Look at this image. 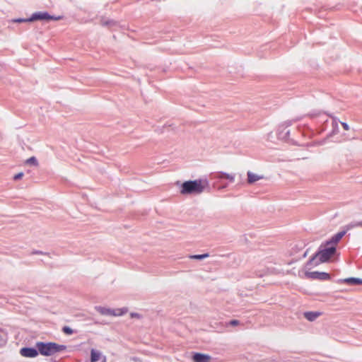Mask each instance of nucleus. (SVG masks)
<instances>
[{
    "label": "nucleus",
    "instance_id": "f257e3e1",
    "mask_svg": "<svg viewBox=\"0 0 362 362\" xmlns=\"http://www.w3.org/2000/svg\"><path fill=\"white\" fill-rule=\"evenodd\" d=\"M327 245L322 244L317 251L309 259L305 265V269L310 270L311 269L323 263L328 262L330 258L336 252L334 246L327 247Z\"/></svg>",
    "mask_w": 362,
    "mask_h": 362
},
{
    "label": "nucleus",
    "instance_id": "f03ea898",
    "mask_svg": "<svg viewBox=\"0 0 362 362\" xmlns=\"http://www.w3.org/2000/svg\"><path fill=\"white\" fill-rule=\"evenodd\" d=\"M211 187L206 178L187 180L180 185V193L184 195L201 194L204 192H209Z\"/></svg>",
    "mask_w": 362,
    "mask_h": 362
},
{
    "label": "nucleus",
    "instance_id": "7ed1b4c3",
    "mask_svg": "<svg viewBox=\"0 0 362 362\" xmlns=\"http://www.w3.org/2000/svg\"><path fill=\"white\" fill-rule=\"evenodd\" d=\"M63 18L62 16H54L49 14L47 11H37L28 18H24V23L33 22L35 21H58Z\"/></svg>",
    "mask_w": 362,
    "mask_h": 362
},
{
    "label": "nucleus",
    "instance_id": "20e7f679",
    "mask_svg": "<svg viewBox=\"0 0 362 362\" xmlns=\"http://www.w3.org/2000/svg\"><path fill=\"white\" fill-rule=\"evenodd\" d=\"M95 309L103 315L107 316H122L127 313V308H122L119 309H111L102 306H95Z\"/></svg>",
    "mask_w": 362,
    "mask_h": 362
},
{
    "label": "nucleus",
    "instance_id": "39448f33",
    "mask_svg": "<svg viewBox=\"0 0 362 362\" xmlns=\"http://www.w3.org/2000/svg\"><path fill=\"white\" fill-rule=\"evenodd\" d=\"M36 347L39 349L40 354L45 356H49L54 354V342L37 341Z\"/></svg>",
    "mask_w": 362,
    "mask_h": 362
},
{
    "label": "nucleus",
    "instance_id": "423d86ee",
    "mask_svg": "<svg viewBox=\"0 0 362 362\" xmlns=\"http://www.w3.org/2000/svg\"><path fill=\"white\" fill-rule=\"evenodd\" d=\"M292 124V121H286L281 124L277 129V136L279 139L287 140L290 135L288 127Z\"/></svg>",
    "mask_w": 362,
    "mask_h": 362
},
{
    "label": "nucleus",
    "instance_id": "0eeeda50",
    "mask_svg": "<svg viewBox=\"0 0 362 362\" xmlns=\"http://www.w3.org/2000/svg\"><path fill=\"white\" fill-rule=\"evenodd\" d=\"M354 223H350L344 227V229L334 234L329 240L325 242V245L337 243L347 233L348 230L354 228Z\"/></svg>",
    "mask_w": 362,
    "mask_h": 362
},
{
    "label": "nucleus",
    "instance_id": "6e6552de",
    "mask_svg": "<svg viewBox=\"0 0 362 362\" xmlns=\"http://www.w3.org/2000/svg\"><path fill=\"white\" fill-rule=\"evenodd\" d=\"M305 275L307 278L311 279H319V280H329L331 279L330 274L325 272H308L306 271Z\"/></svg>",
    "mask_w": 362,
    "mask_h": 362
},
{
    "label": "nucleus",
    "instance_id": "1a4fd4ad",
    "mask_svg": "<svg viewBox=\"0 0 362 362\" xmlns=\"http://www.w3.org/2000/svg\"><path fill=\"white\" fill-rule=\"evenodd\" d=\"M192 358L194 362H209L211 359V356L206 354L195 352L193 354Z\"/></svg>",
    "mask_w": 362,
    "mask_h": 362
},
{
    "label": "nucleus",
    "instance_id": "9d476101",
    "mask_svg": "<svg viewBox=\"0 0 362 362\" xmlns=\"http://www.w3.org/2000/svg\"><path fill=\"white\" fill-rule=\"evenodd\" d=\"M40 354L39 349L35 347H24V356L34 358Z\"/></svg>",
    "mask_w": 362,
    "mask_h": 362
},
{
    "label": "nucleus",
    "instance_id": "9b49d317",
    "mask_svg": "<svg viewBox=\"0 0 362 362\" xmlns=\"http://www.w3.org/2000/svg\"><path fill=\"white\" fill-rule=\"evenodd\" d=\"M339 282L346 283L351 285H360L362 284V279L357 277H349L343 279H339Z\"/></svg>",
    "mask_w": 362,
    "mask_h": 362
},
{
    "label": "nucleus",
    "instance_id": "f8f14e48",
    "mask_svg": "<svg viewBox=\"0 0 362 362\" xmlns=\"http://www.w3.org/2000/svg\"><path fill=\"white\" fill-rule=\"evenodd\" d=\"M28 165L33 167L34 169H37L39 166V163L36 157L32 156L24 160V168Z\"/></svg>",
    "mask_w": 362,
    "mask_h": 362
},
{
    "label": "nucleus",
    "instance_id": "ddd939ff",
    "mask_svg": "<svg viewBox=\"0 0 362 362\" xmlns=\"http://www.w3.org/2000/svg\"><path fill=\"white\" fill-rule=\"evenodd\" d=\"M320 314L321 313L320 312L308 311L304 313V316L308 321L313 322L315 320Z\"/></svg>",
    "mask_w": 362,
    "mask_h": 362
},
{
    "label": "nucleus",
    "instance_id": "4468645a",
    "mask_svg": "<svg viewBox=\"0 0 362 362\" xmlns=\"http://www.w3.org/2000/svg\"><path fill=\"white\" fill-rule=\"evenodd\" d=\"M247 182L250 184L254 183L255 182L263 178V176L256 175L251 171H248L247 173Z\"/></svg>",
    "mask_w": 362,
    "mask_h": 362
},
{
    "label": "nucleus",
    "instance_id": "2eb2a0df",
    "mask_svg": "<svg viewBox=\"0 0 362 362\" xmlns=\"http://www.w3.org/2000/svg\"><path fill=\"white\" fill-rule=\"evenodd\" d=\"M101 352L100 351H98L95 349H92L90 350V361L91 362H96L100 360L101 357Z\"/></svg>",
    "mask_w": 362,
    "mask_h": 362
},
{
    "label": "nucleus",
    "instance_id": "dca6fc26",
    "mask_svg": "<svg viewBox=\"0 0 362 362\" xmlns=\"http://www.w3.org/2000/svg\"><path fill=\"white\" fill-rule=\"evenodd\" d=\"M209 257V253H204V254H202V255H192L189 256V258L192 259L202 260V259H204Z\"/></svg>",
    "mask_w": 362,
    "mask_h": 362
},
{
    "label": "nucleus",
    "instance_id": "f3484780",
    "mask_svg": "<svg viewBox=\"0 0 362 362\" xmlns=\"http://www.w3.org/2000/svg\"><path fill=\"white\" fill-rule=\"evenodd\" d=\"M54 354L62 351L66 349V346L63 344H58L54 342Z\"/></svg>",
    "mask_w": 362,
    "mask_h": 362
},
{
    "label": "nucleus",
    "instance_id": "a211bd4d",
    "mask_svg": "<svg viewBox=\"0 0 362 362\" xmlns=\"http://www.w3.org/2000/svg\"><path fill=\"white\" fill-rule=\"evenodd\" d=\"M332 131L330 132V133L328 134L329 136H332L334 134H337L339 132V125L337 124H336V123L332 124Z\"/></svg>",
    "mask_w": 362,
    "mask_h": 362
},
{
    "label": "nucleus",
    "instance_id": "6ab92c4d",
    "mask_svg": "<svg viewBox=\"0 0 362 362\" xmlns=\"http://www.w3.org/2000/svg\"><path fill=\"white\" fill-rule=\"evenodd\" d=\"M7 340V336L4 331L0 329V345L6 343Z\"/></svg>",
    "mask_w": 362,
    "mask_h": 362
},
{
    "label": "nucleus",
    "instance_id": "aec40b11",
    "mask_svg": "<svg viewBox=\"0 0 362 362\" xmlns=\"http://www.w3.org/2000/svg\"><path fill=\"white\" fill-rule=\"evenodd\" d=\"M221 173L225 176L228 180H229L230 182H233L235 180V175H231L225 172H221Z\"/></svg>",
    "mask_w": 362,
    "mask_h": 362
},
{
    "label": "nucleus",
    "instance_id": "412c9836",
    "mask_svg": "<svg viewBox=\"0 0 362 362\" xmlns=\"http://www.w3.org/2000/svg\"><path fill=\"white\" fill-rule=\"evenodd\" d=\"M62 331L65 334H69V335H71V334H72L74 333V330L70 327H68V326H64L62 328Z\"/></svg>",
    "mask_w": 362,
    "mask_h": 362
},
{
    "label": "nucleus",
    "instance_id": "4be33fe9",
    "mask_svg": "<svg viewBox=\"0 0 362 362\" xmlns=\"http://www.w3.org/2000/svg\"><path fill=\"white\" fill-rule=\"evenodd\" d=\"M102 24L104 26H109V25H114L116 24V23L112 20H108V21H103Z\"/></svg>",
    "mask_w": 362,
    "mask_h": 362
},
{
    "label": "nucleus",
    "instance_id": "5701e85b",
    "mask_svg": "<svg viewBox=\"0 0 362 362\" xmlns=\"http://www.w3.org/2000/svg\"><path fill=\"white\" fill-rule=\"evenodd\" d=\"M328 115L332 119V124L336 123V124H337L339 125V123L341 122L339 121V119L337 117L333 116L332 115L328 114Z\"/></svg>",
    "mask_w": 362,
    "mask_h": 362
},
{
    "label": "nucleus",
    "instance_id": "b1692460",
    "mask_svg": "<svg viewBox=\"0 0 362 362\" xmlns=\"http://www.w3.org/2000/svg\"><path fill=\"white\" fill-rule=\"evenodd\" d=\"M31 255H47V253L43 252L42 251L40 250H33L31 252Z\"/></svg>",
    "mask_w": 362,
    "mask_h": 362
},
{
    "label": "nucleus",
    "instance_id": "393cba45",
    "mask_svg": "<svg viewBox=\"0 0 362 362\" xmlns=\"http://www.w3.org/2000/svg\"><path fill=\"white\" fill-rule=\"evenodd\" d=\"M230 325L235 326L240 324V322L237 320H230L228 323Z\"/></svg>",
    "mask_w": 362,
    "mask_h": 362
},
{
    "label": "nucleus",
    "instance_id": "a878e982",
    "mask_svg": "<svg viewBox=\"0 0 362 362\" xmlns=\"http://www.w3.org/2000/svg\"><path fill=\"white\" fill-rule=\"evenodd\" d=\"M130 316L133 318V317H136V318H141V315L137 313H131L130 314Z\"/></svg>",
    "mask_w": 362,
    "mask_h": 362
},
{
    "label": "nucleus",
    "instance_id": "bb28decb",
    "mask_svg": "<svg viewBox=\"0 0 362 362\" xmlns=\"http://www.w3.org/2000/svg\"><path fill=\"white\" fill-rule=\"evenodd\" d=\"M341 124L342 125L343 128L345 130H349V125L346 122H341Z\"/></svg>",
    "mask_w": 362,
    "mask_h": 362
},
{
    "label": "nucleus",
    "instance_id": "cd10ccee",
    "mask_svg": "<svg viewBox=\"0 0 362 362\" xmlns=\"http://www.w3.org/2000/svg\"><path fill=\"white\" fill-rule=\"evenodd\" d=\"M23 177V172H21L16 175H14L13 177V179L14 180H18V179H20Z\"/></svg>",
    "mask_w": 362,
    "mask_h": 362
},
{
    "label": "nucleus",
    "instance_id": "c85d7f7f",
    "mask_svg": "<svg viewBox=\"0 0 362 362\" xmlns=\"http://www.w3.org/2000/svg\"><path fill=\"white\" fill-rule=\"evenodd\" d=\"M354 227L362 226V221L354 223Z\"/></svg>",
    "mask_w": 362,
    "mask_h": 362
},
{
    "label": "nucleus",
    "instance_id": "c756f323",
    "mask_svg": "<svg viewBox=\"0 0 362 362\" xmlns=\"http://www.w3.org/2000/svg\"><path fill=\"white\" fill-rule=\"evenodd\" d=\"M13 21H15V22H18V23H21V22H23V18H18V19L13 20Z\"/></svg>",
    "mask_w": 362,
    "mask_h": 362
},
{
    "label": "nucleus",
    "instance_id": "7c9ffc66",
    "mask_svg": "<svg viewBox=\"0 0 362 362\" xmlns=\"http://www.w3.org/2000/svg\"><path fill=\"white\" fill-rule=\"evenodd\" d=\"M308 250H307L304 252V254H303V257H305L308 255Z\"/></svg>",
    "mask_w": 362,
    "mask_h": 362
},
{
    "label": "nucleus",
    "instance_id": "2f4dec72",
    "mask_svg": "<svg viewBox=\"0 0 362 362\" xmlns=\"http://www.w3.org/2000/svg\"><path fill=\"white\" fill-rule=\"evenodd\" d=\"M19 353L21 356H23V347L20 349Z\"/></svg>",
    "mask_w": 362,
    "mask_h": 362
},
{
    "label": "nucleus",
    "instance_id": "473e14b6",
    "mask_svg": "<svg viewBox=\"0 0 362 362\" xmlns=\"http://www.w3.org/2000/svg\"><path fill=\"white\" fill-rule=\"evenodd\" d=\"M103 362H106V356H103Z\"/></svg>",
    "mask_w": 362,
    "mask_h": 362
},
{
    "label": "nucleus",
    "instance_id": "72a5a7b5",
    "mask_svg": "<svg viewBox=\"0 0 362 362\" xmlns=\"http://www.w3.org/2000/svg\"><path fill=\"white\" fill-rule=\"evenodd\" d=\"M26 171L28 174H30V173L31 172L30 170H27Z\"/></svg>",
    "mask_w": 362,
    "mask_h": 362
},
{
    "label": "nucleus",
    "instance_id": "f704fd0d",
    "mask_svg": "<svg viewBox=\"0 0 362 362\" xmlns=\"http://www.w3.org/2000/svg\"><path fill=\"white\" fill-rule=\"evenodd\" d=\"M361 140L362 141V138L361 139Z\"/></svg>",
    "mask_w": 362,
    "mask_h": 362
}]
</instances>
